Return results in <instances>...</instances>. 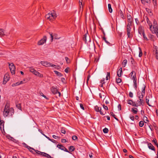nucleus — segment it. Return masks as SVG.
I'll list each match as a JSON object with an SVG mask.
<instances>
[{"label":"nucleus","instance_id":"nucleus-1","mask_svg":"<svg viewBox=\"0 0 158 158\" xmlns=\"http://www.w3.org/2000/svg\"><path fill=\"white\" fill-rule=\"evenodd\" d=\"M14 110L13 108H10V105L6 103L3 112V115L7 117L8 115L12 116L14 114Z\"/></svg>","mask_w":158,"mask_h":158},{"label":"nucleus","instance_id":"nucleus-2","mask_svg":"<svg viewBox=\"0 0 158 158\" xmlns=\"http://www.w3.org/2000/svg\"><path fill=\"white\" fill-rule=\"evenodd\" d=\"M45 17L46 18L50 21H52L56 19V14L55 12H53L51 13H48L46 15Z\"/></svg>","mask_w":158,"mask_h":158},{"label":"nucleus","instance_id":"nucleus-3","mask_svg":"<svg viewBox=\"0 0 158 158\" xmlns=\"http://www.w3.org/2000/svg\"><path fill=\"white\" fill-rule=\"evenodd\" d=\"M51 92L53 94H55L58 93L59 96H60V92L58 91V89L57 88V87H55L54 86H52L51 88Z\"/></svg>","mask_w":158,"mask_h":158},{"label":"nucleus","instance_id":"nucleus-4","mask_svg":"<svg viewBox=\"0 0 158 158\" xmlns=\"http://www.w3.org/2000/svg\"><path fill=\"white\" fill-rule=\"evenodd\" d=\"M9 63V68L11 71V73L12 74H15V67L13 63H11L10 64Z\"/></svg>","mask_w":158,"mask_h":158},{"label":"nucleus","instance_id":"nucleus-5","mask_svg":"<svg viewBox=\"0 0 158 158\" xmlns=\"http://www.w3.org/2000/svg\"><path fill=\"white\" fill-rule=\"evenodd\" d=\"M47 40V37L46 36H44L43 38L39 40L38 42V44L39 45H41L43 44L46 43Z\"/></svg>","mask_w":158,"mask_h":158},{"label":"nucleus","instance_id":"nucleus-6","mask_svg":"<svg viewBox=\"0 0 158 158\" xmlns=\"http://www.w3.org/2000/svg\"><path fill=\"white\" fill-rule=\"evenodd\" d=\"M95 110L97 112H99L102 115H104L106 113V112L105 113H104L102 111V108L100 107H98L97 106H96L94 107Z\"/></svg>","mask_w":158,"mask_h":158},{"label":"nucleus","instance_id":"nucleus-7","mask_svg":"<svg viewBox=\"0 0 158 158\" xmlns=\"http://www.w3.org/2000/svg\"><path fill=\"white\" fill-rule=\"evenodd\" d=\"M10 77L9 75L7 74H6L4 76L3 81V84H5L6 82L9 80Z\"/></svg>","mask_w":158,"mask_h":158},{"label":"nucleus","instance_id":"nucleus-8","mask_svg":"<svg viewBox=\"0 0 158 158\" xmlns=\"http://www.w3.org/2000/svg\"><path fill=\"white\" fill-rule=\"evenodd\" d=\"M153 51L156 58L158 60V47L155 45L153 46Z\"/></svg>","mask_w":158,"mask_h":158},{"label":"nucleus","instance_id":"nucleus-9","mask_svg":"<svg viewBox=\"0 0 158 158\" xmlns=\"http://www.w3.org/2000/svg\"><path fill=\"white\" fill-rule=\"evenodd\" d=\"M153 29H154L155 31L156 32L158 31L157 23L156 20L155 19H154L153 22V27L152 26Z\"/></svg>","mask_w":158,"mask_h":158},{"label":"nucleus","instance_id":"nucleus-10","mask_svg":"<svg viewBox=\"0 0 158 158\" xmlns=\"http://www.w3.org/2000/svg\"><path fill=\"white\" fill-rule=\"evenodd\" d=\"M127 103L128 104L137 107V105L136 104L135 102H133L132 100H127Z\"/></svg>","mask_w":158,"mask_h":158},{"label":"nucleus","instance_id":"nucleus-11","mask_svg":"<svg viewBox=\"0 0 158 158\" xmlns=\"http://www.w3.org/2000/svg\"><path fill=\"white\" fill-rule=\"evenodd\" d=\"M40 63L43 66L46 67H50V66L51 63L48 62V61H41Z\"/></svg>","mask_w":158,"mask_h":158},{"label":"nucleus","instance_id":"nucleus-12","mask_svg":"<svg viewBox=\"0 0 158 158\" xmlns=\"http://www.w3.org/2000/svg\"><path fill=\"white\" fill-rule=\"evenodd\" d=\"M144 95L141 93L140 92H138L137 93V97L139 99H143V97Z\"/></svg>","mask_w":158,"mask_h":158},{"label":"nucleus","instance_id":"nucleus-13","mask_svg":"<svg viewBox=\"0 0 158 158\" xmlns=\"http://www.w3.org/2000/svg\"><path fill=\"white\" fill-rule=\"evenodd\" d=\"M143 103H144L143 99H139L137 101L136 104L137 105V107L138 106H140Z\"/></svg>","mask_w":158,"mask_h":158},{"label":"nucleus","instance_id":"nucleus-14","mask_svg":"<svg viewBox=\"0 0 158 158\" xmlns=\"http://www.w3.org/2000/svg\"><path fill=\"white\" fill-rule=\"evenodd\" d=\"M33 74L40 77H43V76L42 74H41L36 70Z\"/></svg>","mask_w":158,"mask_h":158},{"label":"nucleus","instance_id":"nucleus-15","mask_svg":"<svg viewBox=\"0 0 158 158\" xmlns=\"http://www.w3.org/2000/svg\"><path fill=\"white\" fill-rule=\"evenodd\" d=\"M87 38L89 40V41H90L89 37V35L88 34H85L83 37V39L84 41H85V42H87Z\"/></svg>","mask_w":158,"mask_h":158},{"label":"nucleus","instance_id":"nucleus-16","mask_svg":"<svg viewBox=\"0 0 158 158\" xmlns=\"http://www.w3.org/2000/svg\"><path fill=\"white\" fill-rule=\"evenodd\" d=\"M139 32L140 34H142L143 37L145 40L146 41H148V39L145 36L144 32L143 31H139Z\"/></svg>","mask_w":158,"mask_h":158},{"label":"nucleus","instance_id":"nucleus-17","mask_svg":"<svg viewBox=\"0 0 158 158\" xmlns=\"http://www.w3.org/2000/svg\"><path fill=\"white\" fill-rule=\"evenodd\" d=\"M122 72V68L121 67L118 71L117 72V75L118 77H120L121 76Z\"/></svg>","mask_w":158,"mask_h":158},{"label":"nucleus","instance_id":"nucleus-18","mask_svg":"<svg viewBox=\"0 0 158 158\" xmlns=\"http://www.w3.org/2000/svg\"><path fill=\"white\" fill-rule=\"evenodd\" d=\"M148 147L149 149L153 151H155V149L153 145L151 143H148Z\"/></svg>","mask_w":158,"mask_h":158},{"label":"nucleus","instance_id":"nucleus-19","mask_svg":"<svg viewBox=\"0 0 158 158\" xmlns=\"http://www.w3.org/2000/svg\"><path fill=\"white\" fill-rule=\"evenodd\" d=\"M127 16L128 22H130L131 21H132L133 20L132 19V17L129 14H127Z\"/></svg>","mask_w":158,"mask_h":158},{"label":"nucleus","instance_id":"nucleus-20","mask_svg":"<svg viewBox=\"0 0 158 158\" xmlns=\"http://www.w3.org/2000/svg\"><path fill=\"white\" fill-rule=\"evenodd\" d=\"M118 13L119 15H120V16L121 18H122V19L124 18V15L123 13L121 10H119V11L118 12Z\"/></svg>","mask_w":158,"mask_h":158},{"label":"nucleus","instance_id":"nucleus-21","mask_svg":"<svg viewBox=\"0 0 158 158\" xmlns=\"http://www.w3.org/2000/svg\"><path fill=\"white\" fill-rule=\"evenodd\" d=\"M131 112L135 114H136L138 112V109L135 108H133L131 109Z\"/></svg>","mask_w":158,"mask_h":158},{"label":"nucleus","instance_id":"nucleus-22","mask_svg":"<svg viewBox=\"0 0 158 158\" xmlns=\"http://www.w3.org/2000/svg\"><path fill=\"white\" fill-rule=\"evenodd\" d=\"M145 87L146 86L144 85H143L142 88V92H141V93H142V94H143L144 95L145 92Z\"/></svg>","mask_w":158,"mask_h":158},{"label":"nucleus","instance_id":"nucleus-23","mask_svg":"<svg viewBox=\"0 0 158 158\" xmlns=\"http://www.w3.org/2000/svg\"><path fill=\"white\" fill-rule=\"evenodd\" d=\"M54 72L56 74L57 76L59 77H61L63 76V75L60 72L56 71L54 70Z\"/></svg>","mask_w":158,"mask_h":158},{"label":"nucleus","instance_id":"nucleus-24","mask_svg":"<svg viewBox=\"0 0 158 158\" xmlns=\"http://www.w3.org/2000/svg\"><path fill=\"white\" fill-rule=\"evenodd\" d=\"M79 3L80 7L81 8V6L82 8L84 5V2H83V0H79Z\"/></svg>","mask_w":158,"mask_h":158},{"label":"nucleus","instance_id":"nucleus-25","mask_svg":"<svg viewBox=\"0 0 158 158\" xmlns=\"http://www.w3.org/2000/svg\"><path fill=\"white\" fill-rule=\"evenodd\" d=\"M75 149V148L74 146H71L69 147V150L70 151V152H72L73 151H74Z\"/></svg>","mask_w":158,"mask_h":158},{"label":"nucleus","instance_id":"nucleus-26","mask_svg":"<svg viewBox=\"0 0 158 158\" xmlns=\"http://www.w3.org/2000/svg\"><path fill=\"white\" fill-rule=\"evenodd\" d=\"M5 35L4 30L2 29H0V36H2Z\"/></svg>","mask_w":158,"mask_h":158},{"label":"nucleus","instance_id":"nucleus-27","mask_svg":"<svg viewBox=\"0 0 158 158\" xmlns=\"http://www.w3.org/2000/svg\"><path fill=\"white\" fill-rule=\"evenodd\" d=\"M127 37L128 38H131L133 36L132 34L130 32H127Z\"/></svg>","mask_w":158,"mask_h":158},{"label":"nucleus","instance_id":"nucleus-28","mask_svg":"<svg viewBox=\"0 0 158 158\" xmlns=\"http://www.w3.org/2000/svg\"><path fill=\"white\" fill-rule=\"evenodd\" d=\"M99 96L101 98H105L106 96V94L104 92H103L102 93H100L99 94Z\"/></svg>","mask_w":158,"mask_h":158},{"label":"nucleus","instance_id":"nucleus-29","mask_svg":"<svg viewBox=\"0 0 158 158\" xmlns=\"http://www.w3.org/2000/svg\"><path fill=\"white\" fill-rule=\"evenodd\" d=\"M57 147L58 148H59L61 149V150H64V147L63 145L61 144H58L57 145Z\"/></svg>","mask_w":158,"mask_h":158},{"label":"nucleus","instance_id":"nucleus-30","mask_svg":"<svg viewBox=\"0 0 158 158\" xmlns=\"http://www.w3.org/2000/svg\"><path fill=\"white\" fill-rule=\"evenodd\" d=\"M142 3L144 4L146 2L147 3H149L150 2V0H141Z\"/></svg>","mask_w":158,"mask_h":158},{"label":"nucleus","instance_id":"nucleus-31","mask_svg":"<svg viewBox=\"0 0 158 158\" xmlns=\"http://www.w3.org/2000/svg\"><path fill=\"white\" fill-rule=\"evenodd\" d=\"M43 156H44L48 158H53L50 155L45 153H43Z\"/></svg>","mask_w":158,"mask_h":158},{"label":"nucleus","instance_id":"nucleus-32","mask_svg":"<svg viewBox=\"0 0 158 158\" xmlns=\"http://www.w3.org/2000/svg\"><path fill=\"white\" fill-rule=\"evenodd\" d=\"M108 8L109 11L110 13H111L112 12V9L111 7V5L110 4H108Z\"/></svg>","mask_w":158,"mask_h":158},{"label":"nucleus","instance_id":"nucleus-33","mask_svg":"<svg viewBox=\"0 0 158 158\" xmlns=\"http://www.w3.org/2000/svg\"><path fill=\"white\" fill-rule=\"evenodd\" d=\"M127 63V60H123L122 63L123 67H125Z\"/></svg>","mask_w":158,"mask_h":158},{"label":"nucleus","instance_id":"nucleus-34","mask_svg":"<svg viewBox=\"0 0 158 158\" xmlns=\"http://www.w3.org/2000/svg\"><path fill=\"white\" fill-rule=\"evenodd\" d=\"M110 115L112 116L117 121L118 120V119L116 117V115L114 114V113L112 112H110Z\"/></svg>","mask_w":158,"mask_h":158},{"label":"nucleus","instance_id":"nucleus-35","mask_svg":"<svg viewBox=\"0 0 158 158\" xmlns=\"http://www.w3.org/2000/svg\"><path fill=\"white\" fill-rule=\"evenodd\" d=\"M134 86V88L136 89L137 88V79L133 80Z\"/></svg>","mask_w":158,"mask_h":158},{"label":"nucleus","instance_id":"nucleus-36","mask_svg":"<svg viewBox=\"0 0 158 158\" xmlns=\"http://www.w3.org/2000/svg\"><path fill=\"white\" fill-rule=\"evenodd\" d=\"M147 22L148 24L149 25V26H150V27H152V23H151L150 21H149L148 20V18H147Z\"/></svg>","mask_w":158,"mask_h":158},{"label":"nucleus","instance_id":"nucleus-37","mask_svg":"<svg viewBox=\"0 0 158 158\" xmlns=\"http://www.w3.org/2000/svg\"><path fill=\"white\" fill-rule=\"evenodd\" d=\"M110 79V72H107L106 74V80H108Z\"/></svg>","mask_w":158,"mask_h":158},{"label":"nucleus","instance_id":"nucleus-38","mask_svg":"<svg viewBox=\"0 0 158 158\" xmlns=\"http://www.w3.org/2000/svg\"><path fill=\"white\" fill-rule=\"evenodd\" d=\"M29 71L33 73L35 72V70L33 67H30L29 69Z\"/></svg>","mask_w":158,"mask_h":158},{"label":"nucleus","instance_id":"nucleus-39","mask_svg":"<svg viewBox=\"0 0 158 158\" xmlns=\"http://www.w3.org/2000/svg\"><path fill=\"white\" fill-rule=\"evenodd\" d=\"M149 37L150 38V39L151 40H152L154 41V36L153 35L150 34H149Z\"/></svg>","mask_w":158,"mask_h":158},{"label":"nucleus","instance_id":"nucleus-40","mask_svg":"<svg viewBox=\"0 0 158 158\" xmlns=\"http://www.w3.org/2000/svg\"><path fill=\"white\" fill-rule=\"evenodd\" d=\"M32 149H28L30 151V152H31V153H32L34 154H35V150L33 148H32Z\"/></svg>","mask_w":158,"mask_h":158},{"label":"nucleus","instance_id":"nucleus-41","mask_svg":"<svg viewBox=\"0 0 158 158\" xmlns=\"http://www.w3.org/2000/svg\"><path fill=\"white\" fill-rule=\"evenodd\" d=\"M139 56L140 57H141L142 55H143V53H142V51L141 50V48L139 47Z\"/></svg>","mask_w":158,"mask_h":158},{"label":"nucleus","instance_id":"nucleus-42","mask_svg":"<svg viewBox=\"0 0 158 158\" xmlns=\"http://www.w3.org/2000/svg\"><path fill=\"white\" fill-rule=\"evenodd\" d=\"M35 154L37 153V154H38L39 155H42V156H43V155L44 154V153H43L44 152H40L38 150H36V151H35Z\"/></svg>","mask_w":158,"mask_h":158},{"label":"nucleus","instance_id":"nucleus-43","mask_svg":"<svg viewBox=\"0 0 158 158\" xmlns=\"http://www.w3.org/2000/svg\"><path fill=\"white\" fill-rule=\"evenodd\" d=\"M148 98L147 97V96L146 98V102L147 103V104L149 106H151L149 104V97H148Z\"/></svg>","mask_w":158,"mask_h":158},{"label":"nucleus","instance_id":"nucleus-44","mask_svg":"<svg viewBox=\"0 0 158 158\" xmlns=\"http://www.w3.org/2000/svg\"><path fill=\"white\" fill-rule=\"evenodd\" d=\"M16 106L19 109L21 110V106L20 104H17Z\"/></svg>","mask_w":158,"mask_h":158},{"label":"nucleus","instance_id":"nucleus-45","mask_svg":"<svg viewBox=\"0 0 158 158\" xmlns=\"http://www.w3.org/2000/svg\"><path fill=\"white\" fill-rule=\"evenodd\" d=\"M23 144L24 145V146L25 147L27 148L28 149H32V148L28 146L25 143H23Z\"/></svg>","mask_w":158,"mask_h":158},{"label":"nucleus","instance_id":"nucleus-46","mask_svg":"<svg viewBox=\"0 0 158 158\" xmlns=\"http://www.w3.org/2000/svg\"><path fill=\"white\" fill-rule=\"evenodd\" d=\"M61 132L62 133L65 134L66 133V131L64 128L62 127L61 130Z\"/></svg>","mask_w":158,"mask_h":158},{"label":"nucleus","instance_id":"nucleus-47","mask_svg":"<svg viewBox=\"0 0 158 158\" xmlns=\"http://www.w3.org/2000/svg\"><path fill=\"white\" fill-rule=\"evenodd\" d=\"M143 125H144V123H143V121H140L139 122V125L140 127H142L143 126Z\"/></svg>","mask_w":158,"mask_h":158},{"label":"nucleus","instance_id":"nucleus-48","mask_svg":"<svg viewBox=\"0 0 158 158\" xmlns=\"http://www.w3.org/2000/svg\"><path fill=\"white\" fill-rule=\"evenodd\" d=\"M116 82L117 83H119L121 82L122 81L121 79L119 77L118 78H116Z\"/></svg>","mask_w":158,"mask_h":158},{"label":"nucleus","instance_id":"nucleus-49","mask_svg":"<svg viewBox=\"0 0 158 158\" xmlns=\"http://www.w3.org/2000/svg\"><path fill=\"white\" fill-rule=\"evenodd\" d=\"M103 132L105 133H107L108 132V129L107 128H104L103 130Z\"/></svg>","mask_w":158,"mask_h":158},{"label":"nucleus","instance_id":"nucleus-50","mask_svg":"<svg viewBox=\"0 0 158 158\" xmlns=\"http://www.w3.org/2000/svg\"><path fill=\"white\" fill-rule=\"evenodd\" d=\"M132 21H131V22H128V23L127 25V27H131L132 26Z\"/></svg>","mask_w":158,"mask_h":158},{"label":"nucleus","instance_id":"nucleus-51","mask_svg":"<svg viewBox=\"0 0 158 158\" xmlns=\"http://www.w3.org/2000/svg\"><path fill=\"white\" fill-rule=\"evenodd\" d=\"M152 142H153L157 146V147H158V143H157L156 140V139H153V140L152 141Z\"/></svg>","mask_w":158,"mask_h":158},{"label":"nucleus","instance_id":"nucleus-52","mask_svg":"<svg viewBox=\"0 0 158 158\" xmlns=\"http://www.w3.org/2000/svg\"><path fill=\"white\" fill-rule=\"evenodd\" d=\"M132 77V80H135L137 79V78H136V73H135L134 75H133V76L132 77Z\"/></svg>","mask_w":158,"mask_h":158},{"label":"nucleus","instance_id":"nucleus-53","mask_svg":"<svg viewBox=\"0 0 158 158\" xmlns=\"http://www.w3.org/2000/svg\"><path fill=\"white\" fill-rule=\"evenodd\" d=\"M18 85H19V82H18L16 83L13 84L12 85V86L13 87H14V86H16Z\"/></svg>","mask_w":158,"mask_h":158},{"label":"nucleus","instance_id":"nucleus-54","mask_svg":"<svg viewBox=\"0 0 158 158\" xmlns=\"http://www.w3.org/2000/svg\"><path fill=\"white\" fill-rule=\"evenodd\" d=\"M65 58L67 63L68 64L69 63H70V60H69V59L68 57H65Z\"/></svg>","mask_w":158,"mask_h":158},{"label":"nucleus","instance_id":"nucleus-55","mask_svg":"<svg viewBox=\"0 0 158 158\" xmlns=\"http://www.w3.org/2000/svg\"><path fill=\"white\" fill-rule=\"evenodd\" d=\"M103 40L107 43V44H110V43L107 40H106V39L105 37H103Z\"/></svg>","mask_w":158,"mask_h":158},{"label":"nucleus","instance_id":"nucleus-56","mask_svg":"<svg viewBox=\"0 0 158 158\" xmlns=\"http://www.w3.org/2000/svg\"><path fill=\"white\" fill-rule=\"evenodd\" d=\"M40 95L41 96H42L43 97H44V98H46V99H47V100H48V98H47L46 96L44 95L43 94V93H40Z\"/></svg>","mask_w":158,"mask_h":158},{"label":"nucleus","instance_id":"nucleus-57","mask_svg":"<svg viewBox=\"0 0 158 158\" xmlns=\"http://www.w3.org/2000/svg\"><path fill=\"white\" fill-rule=\"evenodd\" d=\"M129 96L131 98L133 97V94L132 92H130L129 93Z\"/></svg>","mask_w":158,"mask_h":158},{"label":"nucleus","instance_id":"nucleus-58","mask_svg":"<svg viewBox=\"0 0 158 158\" xmlns=\"http://www.w3.org/2000/svg\"><path fill=\"white\" fill-rule=\"evenodd\" d=\"M131 27H127V32H130L131 31Z\"/></svg>","mask_w":158,"mask_h":158},{"label":"nucleus","instance_id":"nucleus-59","mask_svg":"<svg viewBox=\"0 0 158 158\" xmlns=\"http://www.w3.org/2000/svg\"><path fill=\"white\" fill-rule=\"evenodd\" d=\"M77 139V137L76 135H73L72 136V139L73 140H76Z\"/></svg>","mask_w":158,"mask_h":158},{"label":"nucleus","instance_id":"nucleus-60","mask_svg":"<svg viewBox=\"0 0 158 158\" xmlns=\"http://www.w3.org/2000/svg\"><path fill=\"white\" fill-rule=\"evenodd\" d=\"M69 67H67L65 69L64 71L66 73H68L69 70Z\"/></svg>","mask_w":158,"mask_h":158},{"label":"nucleus","instance_id":"nucleus-61","mask_svg":"<svg viewBox=\"0 0 158 158\" xmlns=\"http://www.w3.org/2000/svg\"><path fill=\"white\" fill-rule=\"evenodd\" d=\"M103 106L105 110H108V108L107 106H105L104 105H103Z\"/></svg>","mask_w":158,"mask_h":158},{"label":"nucleus","instance_id":"nucleus-62","mask_svg":"<svg viewBox=\"0 0 158 158\" xmlns=\"http://www.w3.org/2000/svg\"><path fill=\"white\" fill-rule=\"evenodd\" d=\"M118 108L119 110H121V105L120 104H118Z\"/></svg>","mask_w":158,"mask_h":158},{"label":"nucleus","instance_id":"nucleus-63","mask_svg":"<svg viewBox=\"0 0 158 158\" xmlns=\"http://www.w3.org/2000/svg\"><path fill=\"white\" fill-rule=\"evenodd\" d=\"M104 80L105 79L104 78H102L101 81H100V83H104L105 84V82H104Z\"/></svg>","mask_w":158,"mask_h":158},{"label":"nucleus","instance_id":"nucleus-64","mask_svg":"<svg viewBox=\"0 0 158 158\" xmlns=\"http://www.w3.org/2000/svg\"><path fill=\"white\" fill-rule=\"evenodd\" d=\"M61 142L62 143H66L67 142V141L66 139H62L61 140Z\"/></svg>","mask_w":158,"mask_h":158}]
</instances>
